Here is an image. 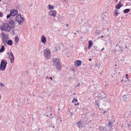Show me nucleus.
Segmentation results:
<instances>
[{"label":"nucleus","instance_id":"1","mask_svg":"<svg viewBox=\"0 0 131 131\" xmlns=\"http://www.w3.org/2000/svg\"><path fill=\"white\" fill-rule=\"evenodd\" d=\"M53 62L54 64V66L57 68V69L58 70H60L61 69V66L60 65L59 60L58 59H54Z\"/></svg>","mask_w":131,"mask_h":131},{"label":"nucleus","instance_id":"2","mask_svg":"<svg viewBox=\"0 0 131 131\" xmlns=\"http://www.w3.org/2000/svg\"><path fill=\"white\" fill-rule=\"evenodd\" d=\"M7 61L3 59L1 60L0 65V70L2 71H4L5 69Z\"/></svg>","mask_w":131,"mask_h":131},{"label":"nucleus","instance_id":"3","mask_svg":"<svg viewBox=\"0 0 131 131\" xmlns=\"http://www.w3.org/2000/svg\"><path fill=\"white\" fill-rule=\"evenodd\" d=\"M3 29L2 30H5L6 31H9L11 28V26H9V25L7 23H4L3 24Z\"/></svg>","mask_w":131,"mask_h":131},{"label":"nucleus","instance_id":"4","mask_svg":"<svg viewBox=\"0 0 131 131\" xmlns=\"http://www.w3.org/2000/svg\"><path fill=\"white\" fill-rule=\"evenodd\" d=\"M20 19H24V18L21 17L20 14H18L16 17V20L18 22L19 25H21V21H20V20H19Z\"/></svg>","mask_w":131,"mask_h":131},{"label":"nucleus","instance_id":"5","mask_svg":"<svg viewBox=\"0 0 131 131\" xmlns=\"http://www.w3.org/2000/svg\"><path fill=\"white\" fill-rule=\"evenodd\" d=\"M10 13L11 14V16H15L18 13V11L17 10L14 9L13 10H10Z\"/></svg>","mask_w":131,"mask_h":131},{"label":"nucleus","instance_id":"6","mask_svg":"<svg viewBox=\"0 0 131 131\" xmlns=\"http://www.w3.org/2000/svg\"><path fill=\"white\" fill-rule=\"evenodd\" d=\"M48 14L50 15L53 16L55 17H56V12L55 10H51L49 12Z\"/></svg>","mask_w":131,"mask_h":131},{"label":"nucleus","instance_id":"7","mask_svg":"<svg viewBox=\"0 0 131 131\" xmlns=\"http://www.w3.org/2000/svg\"><path fill=\"white\" fill-rule=\"evenodd\" d=\"M9 59L10 60L11 63L14 62V57L13 55L12 52H11L10 53V55L9 56Z\"/></svg>","mask_w":131,"mask_h":131},{"label":"nucleus","instance_id":"8","mask_svg":"<svg viewBox=\"0 0 131 131\" xmlns=\"http://www.w3.org/2000/svg\"><path fill=\"white\" fill-rule=\"evenodd\" d=\"M82 63V62L80 60H77L75 61L74 64L78 66H80Z\"/></svg>","mask_w":131,"mask_h":131},{"label":"nucleus","instance_id":"9","mask_svg":"<svg viewBox=\"0 0 131 131\" xmlns=\"http://www.w3.org/2000/svg\"><path fill=\"white\" fill-rule=\"evenodd\" d=\"M9 24L11 25V27H14V22L13 20H11L9 21Z\"/></svg>","mask_w":131,"mask_h":131},{"label":"nucleus","instance_id":"10","mask_svg":"<svg viewBox=\"0 0 131 131\" xmlns=\"http://www.w3.org/2000/svg\"><path fill=\"white\" fill-rule=\"evenodd\" d=\"M2 41L3 42V43L4 45H6L7 44V39L6 37H4L2 38Z\"/></svg>","mask_w":131,"mask_h":131},{"label":"nucleus","instance_id":"11","mask_svg":"<svg viewBox=\"0 0 131 131\" xmlns=\"http://www.w3.org/2000/svg\"><path fill=\"white\" fill-rule=\"evenodd\" d=\"M44 55H47L50 54V51L48 49H45L43 51Z\"/></svg>","mask_w":131,"mask_h":131},{"label":"nucleus","instance_id":"12","mask_svg":"<svg viewBox=\"0 0 131 131\" xmlns=\"http://www.w3.org/2000/svg\"><path fill=\"white\" fill-rule=\"evenodd\" d=\"M112 123L111 121H110L107 124L108 126L109 127V128H110L111 129V131H113V130H112V129H113V128H112Z\"/></svg>","mask_w":131,"mask_h":131},{"label":"nucleus","instance_id":"13","mask_svg":"<svg viewBox=\"0 0 131 131\" xmlns=\"http://www.w3.org/2000/svg\"><path fill=\"white\" fill-rule=\"evenodd\" d=\"M41 41L42 42H43L44 43H45L46 42V37H45L43 35L41 37Z\"/></svg>","mask_w":131,"mask_h":131},{"label":"nucleus","instance_id":"14","mask_svg":"<svg viewBox=\"0 0 131 131\" xmlns=\"http://www.w3.org/2000/svg\"><path fill=\"white\" fill-rule=\"evenodd\" d=\"M89 44V45L88 47V48L89 49H91V46H92L93 45V42L92 40H90L88 42Z\"/></svg>","mask_w":131,"mask_h":131},{"label":"nucleus","instance_id":"15","mask_svg":"<svg viewBox=\"0 0 131 131\" xmlns=\"http://www.w3.org/2000/svg\"><path fill=\"white\" fill-rule=\"evenodd\" d=\"M125 116L127 117L131 116V112L130 111L126 112L125 114Z\"/></svg>","mask_w":131,"mask_h":131},{"label":"nucleus","instance_id":"16","mask_svg":"<svg viewBox=\"0 0 131 131\" xmlns=\"http://www.w3.org/2000/svg\"><path fill=\"white\" fill-rule=\"evenodd\" d=\"M76 125H77L80 128L81 127V125L82 124L81 123V121H79L76 123Z\"/></svg>","mask_w":131,"mask_h":131},{"label":"nucleus","instance_id":"17","mask_svg":"<svg viewBox=\"0 0 131 131\" xmlns=\"http://www.w3.org/2000/svg\"><path fill=\"white\" fill-rule=\"evenodd\" d=\"M19 39L18 37L17 36H16L15 38V44L16 45V44L18 43V41Z\"/></svg>","mask_w":131,"mask_h":131},{"label":"nucleus","instance_id":"18","mask_svg":"<svg viewBox=\"0 0 131 131\" xmlns=\"http://www.w3.org/2000/svg\"><path fill=\"white\" fill-rule=\"evenodd\" d=\"M7 43L8 45L11 46L13 44V42L11 40H8L7 41Z\"/></svg>","mask_w":131,"mask_h":131},{"label":"nucleus","instance_id":"19","mask_svg":"<svg viewBox=\"0 0 131 131\" xmlns=\"http://www.w3.org/2000/svg\"><path fill=\"white\" fill-rule=\"evenodd\" d=\"M123 5H120L117 4L116 6L115 7L117 9H119Z\"/></svg>","mask_w":131,"mask_h":131},{"label":"nucleus","instance_id":"20","mask_svg":"<svg viewBox=\"0 0 131 131\" xmlns=\"http://www.w3.org/2000/svg\"><path fill=\"white\" fill-rule=\"evenodd\" d=\"M5 47L3 45L2 46L1 49H0V52H2L4 50Z\"/></svg>","mask_w":131,"mask_h":131},{"label":"nucleus","instance_id":"21","mask_svg":"<svg viewBox=\"0 0 131 131\" xmlns=\"http://www.w3.org/2000/svg\"><path fill=\"white\" fill-rule=\"evenodd\" d=\"M123 99L124 101H127V97L126 95H124L123 96Z\"/></svg>","mask_w":131,"mask_h":131},{"label":"nucleus","instance_id":"22","mask_svg":"<svg viewBox=\"0 0 131 131\" xmlns=\"http://www.w3.org/2000/svg\"><path fill=\"white\" fill-rule=\"evenodd\" d=\"M130 10V9H126L124 10V12L125 13H127L129 12Z\"/></svg>","mask_w":131,"mask_h":131},{"label":"nucleus","instance_id":"23","mask_svg":"<svg viewBox=\"0 0 131 131\" xmlns=\"http://www.w3.org/2000/svg\"><path fill=\"white\" fill-rule=\"evenodd\" d=\"M119 13V12L118 10H115V12H114V14H115V16H117L118 14Z\"/></svg>","mask_w":131,"mask_h":131},{"label":"nucleus","instance_id":"24","mask_svg":"<svg viewBox=\"0 0 131 131\" xmlns=\"http://www.w3.org/2000/svg\"><path fill=\"white\" fill-rule=\"evenodd\" d=\"M48 6L49 9L50 10H51L53 8V6H51L50 5H49Z\"/></svg>","mask_w":131,"mask_h":131},{"label":"nucleus","instance_id":"25","mask_svg":"<svg viewBox=\"0 0 131 131\" xmlns=\"http://www.w3.org/2000/svg\"><path fill=\"white\" fill-rule=\"evenodd\" d=\"M95 33L96 35H98L101 33V31L100 30H97L96 31Z\"/></svg>","mask_w":131,"mask_h":131},{"label":"nucleus","instance_id":"26","mask_svg":"<svg viewBox=\"0 0 131 131\" xmlns=\"http://www.w3.org/2000/svg\"><path fill=\"white\" fill-rule=\"evenodd\" d=\"M1 35L2 36V38L6 37V36L5 35V33L3 32H2V33L1 34Z\"/></svg>","mask_w":131,"mask_h":131},{"label":"nucleus","instance_id":"27","mask_svg":"<svg viewBox=\"0 0 131 131\" xmlns=\"http://www.w3.org/2000/svg\"><path fill=\"white\" fill-rule=\"evenodd\" d=\"M11 15H12L10 13V14L8 15L7 16V18H9L10 17V16H11Z\"/></svg>","mask_w":131,"mask_h":131},{"label":"nucleus","instance_id":"28","mask_svg":"<svg viewBox=\"0 0 131 131\" xmlns=\"http://www.w3.org/2000/svg\"><path fill=\"white\" fill-rule=\"evenodd\" d=\"M99 129L101 130V131H102L103 129L104 128V127L102 126H100L99 127Z\"/></svg>","mask_w":131,"mask_h":131},{"label":"nucleus","instance_id":"29","mask_svg":"<svg viewBox=\"0 0 131 131\" xmlns=\"http://www.w3.org/2000/svg\"><path fill=\"white\" fill-rule=\"evenodd\" d=\"M19 20H20V21H21V24H22L23 23V21H24V19H19Z\"/></svg>","mask_w":131,"mask_h":131},{"label":"nucleus","instance_id":"30","mask_svg":"<svg viewBox=\"0 0 131 131\" xmlns=\"http://www.w3.org/2000/svg\"><path fill=\"white\" fill-rule=\"evenodd\" d=\"M128 80H124L123 79L122 80H121V82H126V83H127V81Z\"/></svg>","mask_w":131,"mask_h":131},{"label":"nucleus","instance_id":"31","mask_svg":"<svg viewBox=\"0 0 131 131\" xmlns=\"http://www.w3.org/2000/svg\"><path fill=\"white\" fill-rule=\"evenodd\" d=\"M95 104H96V105H97L98 106H99L98 101H95Z\"/></svg>","mask_w":131,"mask_h":131},{"label":"nucleus","instance_id":"32","mask_svg":"<svg viewBox=\"0 0 131 131\" xmlns=\"http://www.w3.org/2000/svg\"><path fill=\"white\" fill-rule=\"evenodd\" d=\"M3 15V14L0 12V17H2Z\"/></svg>","mask_w":131,"mask_h":131},{"label":"nucleus","instance_id":"33","mask_svg":"<svg viewBox=\"0 0 131 131\" xmlns=\"http://www.w3.org/2000/svg\"><path fill=\"white\" fill-rule=\"evenodd\" d=\"M123 49H121L118 50V51L119 53H121L123 51Z\"/></svg>","mask_w":131,"mask_h":131},{"label":"nucleus","instance_id":"34","mask_svg":"<svg viewBox=\"0 0 131 131\" xmlns=\"http://www.w3.org/2000/svg\"><path fill=\"white\" fill-rule=\"evenodd\" d=\"M122 0H121L120 1L118 2V4L119 5H122L121 4Z\"/></svg>","mask_w":131,"mask_h":131},{"label":"nucleus","instance_id":"35","mask_svg":"<svg viewBox=\"0 0 131 131\" xmlns=\"http://www.w3.org/2000/svg\"><path fill=\"white\" fill-rule=\"evenodd\" d=\"M49 55H50V54H47V55H45V58H47L48 57Z\"/></svg>","mask_w":131,"mask_h":131},{"label":"nucleus","instance_id":"36","mask_svg":"<svg viewBox=\"0 0 131 131\" xmlns=\"http://www.w3.org/2000/svg\"><path fill=\"white\" fill-rule=\"evenodd\" d=\"M73 101H74L75 102H77V101L78 100L77 99L74 98H73Z\"/></svg>","mask_w":131,"mask_h":131},{"label":"nucleus","instance_id":"37","mask_svg":"<svg viewBox=\"0 0 131 131\" xmlns=\"http://www.w3.org/2000/svg\"><path fill=\"white\" fill-rule=\"evenodd\" d=\"M102 131H109L108 130H106V129L104 128L103 129V130Z\"/></svg>","mask_w":131,"mask_h":131},{"label":"nucleus","instance_id":"38","mask_svg":"<svg viewBox=\"0 0 131 131\" xmlns=\"http://www.w3.org/2000/svg\"><path fill=\"white\" fill-rule=\"evenodd\" d=\"M0 84L1 86H3L5 87V86L4 85V84L3 83H0Z\"/></svg>","mask_w":131,"mask_h":131},{"label":"nucleus","instance_id":"39","mask_svg":"<svg viewBox=\"0 0 131 131\" xmlns=\"http://www.w3.org/2000/svg\"><path fill=\"white\" fill-rule=\"evenodd\" d=\"M126 77H125V78H126V79H128V74H126Z\"/></svg>","mask_w":131,"mask_h":131},{"label":"nucleus","instance_id":"40","mask_svg":"<svg viewBox=\"0 0 131 131\" xmlns=\"http://www.w3.org/2000/svg\"><path fill=\"white\" fill-rule=\"evenodd\" d=\"M117 51V50H114L113 51V52L114 53Z\"/></svg>","mask_w":131,"mask_h":131},{"label":"nucleus","instance_id":"41","mask_svg":"<svg viewBox=\"0 0 131 131\" xmlns=\"http://www.w3.org/2000/svg\"><path fill=\"white\" fill-rule=\"evenodd\" d=\"M80 83H78V84L77 85V86H78L80 85Z\"/></svg>","mask_w":131,"mask_h":131},{"label":"nucleus","instance_id":"42","mask_svg":"<svg viewBox=\"0 0 131 131\" xmlns=\"http://www.w3.org/2000/svg\"><path fill=\"white\" fill-rule=\"evenodd\" d=\"M104 49V48H103L101 50V51H103Z\"/></svg>","mask_w":131,"mask_h":131},{"label":"nucleus","instance_id":"43","mask_svg":"<svg viewBox=\"0 0 131 131\" xmlns=\"http://www.w3.org/2000/svg\"><path fill=\"white\" fill-rule=\"evenodd\" d=\"M106 111H104L103 112V113L104 114H105L106 113Z\"/></svg>","mask_w":131,"mask_h":131},{"label":"nucleus","instance_id":"44","mask_svg":"<svg viewBox=\"0 0 131 131\" xmlns=\"http://www.w3.org/2000/svg\"><path fill=\"white\" fill-rule=\"evenodd\" d=\"M33 27L34 28H36V27L35 26H34Z\"/></svg>","mask_w":131,"mask_h":131},{"label":"nucleus","instance_id":"45","mask_svg":"<svg viewBox=\"0 0 131 131\" xmlns=\"http://www.w3.org/2000/svg\"><path fill=\"white\" fill-rule=\"evenodd\" d=\"M103 37H104V36L103 35L101 36V38H102Z\"/></svg>","mask_w":131,"mask_h":131},{"label":"nucleus","instance_id":"46","mask_svg":"<svg viewBox=\"0 0 131 131\" xmlns=\"http://www.w3.org/2000/svg\"><path fill=\"white\" fill-rule=\"evenodd\" d=\"M66 25L68 27L69 26V25L68 24H66Z\"/></svg>","mask_w":131,"mask_h":131},{"label":"nucleus","instance_id":"47","mask_svg":"<svg viewBox=\"0 0 131 131\" xmlns=\"http://www.w3.org/2000/svg\"><path fill=\"white\" fill-rule=\"evenodd\" d=\"M79 104V103H77V104H76L75 103V104L74 105H78Z\"/></svg>","mask_w":131,"mask_h":131},{"label":"nucleus","instance_id":"48","mask_svg":"<svg viewBox=\"0 0 131 131\" xmlns=\"http://www.w3.org/2000/svg\"><path fill=\"white\" fill-rule=\"evenodd\" d=\"M91 60H92V59L91 58L89 59V61H91Z\"/></svg>","mask_w":131,"mask_h":131},{"label":"nucleus","instance_id":"49","mask_svg":"<svg viewBox=\"0 0 131 131\" xmlns=\"http://www.w3.org/2000/svg\"><path fill=\"white\" fill-rule=\"evenodd\" d=\"M46 115V117H49L48 115Z\"/></svg>","mask_w":131,"mask_h":131},{"label":"nucleus","instance_id":"50","mask_svg":"<svg viewBox=\"0 0 131 131\" xmlns=\"http://www.w3.org/2000/svg\"><path fill=\"white\" fill-rule=\"evenodd\" d=\"M118 45V43H117L116 45V47H117Z\"/></svg>","mask_w":131,"mask_h":131},{"label":"nucleus","instance_id":"51","mask_svg":"<svg viewBox=\"0 0 131 131\" xmlns=\"http://www.w3.org/2000/svg\"><path fill=\"white\" fill-rule=\"evenodd\" d=\"M13 34L14 33V30H13Z\"/></svg>","mask_w":131,"mask_h":131},{"label":"nucleus","instance_id":"52","mask_svg":"<svg viewBox=\"0 0 131 131\" xmlns=\"http://www.w3.org/2000/svg\"><path fill=\"white\" fill-rule=\"evenodd\" d=\"M50 79H51V80H52V77H50Z\"/></svg>","mask_w":131,"mask_h":131},{"label":"nucleus","instance_id":"53","mask_svg":"<svg viewBox=\"0 0 131 131\" xmlns=\"http://www.w3.org/2000/svg\"><path fill=\"white\" fill-rule=\"evenodd\" d=\"M118 0H116L115 2H117Z\"/></svg>","mask_w":131,"mask_h":131},{"label":"nucleus","instance_id":"54","mask_svg":"<svg viewBox=\"0 0 131 131\" xmlns=\"http://www.w3.org/2000/svg\"><path fill=\"white\" fill-rule=\"evenodd\" d=\"M74 101H73V100L72 102H74Z\"/></svg>","mask_w":131,"mask_h":131},{"label":"nucleus","instance_id":"55","mask_svg":"<svg viewBox=\"0 0 131 131\" xmlns=\"http://www.w3.org/2000/svg\"><path fill=\"white\" fill-rule=\"evenodd\" d=\"M127 46H126V47H125V48H126V49H127Z\"/></svg>","mask_w":131,"mask_h":131},{"label":"nucleus","instance_id":"56","mask_svg":"<svg viewBox=\"0 0 131 131\" xmlns=\"http://www.w3.org/2000/svg\"><path fill=\"white\" fill-rule=\"evenodd\" d=\"M49 118H51V117H49Z\"/></svg>","mask_w":131,"mask_h":131},{"label":"nucleus","instance_id":"57","mask_svg":"<svg viewBox=\"0 0 131 131\" xmlns=\"http://www.w3.org/2000/svg\"><path fill=\"white\" fill-rule=\"evenodd\" d=\"M54 126H53V128H54Z\"/></svg>","mask_w":131,"mask_h":131},{"label":"nucleus","instance_id":"58","mask_svg":"<svg viewBox=\"0 0 131 131\" xmlns=\"http://www.w3.org/2000/svg\"><path fill=\"white\" fill-rule=\"evenodd\" d=\"M75 94V93H74L73 94Z\"/></svg>","mask_w":131,"mask_h":131},{"label":"nucleus","instance_id":"59","mask_svg":"<svg viewBox=\"0 0 131 131\" xmlns=\"http://www.w3.org/2000/svg\"><path fill=\"white\" fill-rule=\"evenodd\" d=\"M3 29V28L2 29H2Z\"/></svg>","mask_w":131,"mask_h":131},{"label":"nucleus","instance_id":"60","mask_svg":"<svg viewBox=\"0 0 131 131\" xmlns=\"http://www.w3.org/2000/svg\"><path fill=\"white\" fill-rule=\"evenodd\" d=\"M115 66H117V65L116 64H115Z\"/></svg>","mask_w":131,"mask_h":131},{"label":"nucleus","instance_id":"61","mask_svg":"<svg viewBox=\"0 0 131 131\" xmlns=\"http://www.w3.org/2000/svg\"><path fill=\"white\" fill-rule=\"evenodd\" d=\"M56 20V19H54V20Z\"/></svg>","mask_w":131,"mask_h":131},{"label":"nucleus","instance_id":"62","mask_svg":"<svg viewBox=\"0 0 131 131\" xmlns=\"http://www.w3.org/2000/svg\"><path fill=\"white\" fill-rule=\"evenodd\" d=\"M58 110H60V109H59H59H58Z\"/></svg>","mask_w":131,"mask_h":131},{"label":"nucleus","instance_id":"63","mask_svg":"<svg viewBox=\"0 0 131 131\" xmlns=\"http://www.w3.org/2000/svg\"><path fill=\"white\" fill-rule=\"evenodd\" d=\"M50 115L51 116L52 115L51 114H50Z\"/></svg>","mask_w":131,"mask_h":131},{"label":"nucleus","instance_id":"64","mask_svg":"<svg viewBox=\"0 0 131 131\" xmlns=\"http://www.w3.org/2000/svg\"><path fill=\"white\" fill-rule=\"evenodd\" d=\"M75 34V33H74V34Z\"/></svg>","mask_w":131,"mask_h":131}]
</instances>
